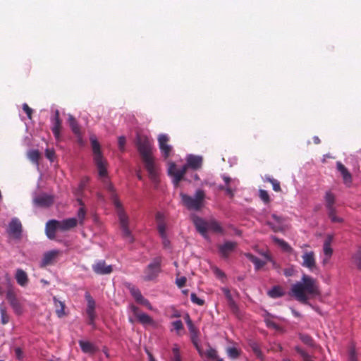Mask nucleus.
I'll list each match as a JSON object with an SVG mask.
<instances>
[{"label":"nucleus","mask_w":361,"mask_h":361,"mask_svg":"<svg viewBox=\"0 0 361 361\" xmlns=\"http://www.w3.org/2000/svg\"><path fill=\"white\" fill-rule=\"evenodd\" d=\"M94 163L98 169V173L100 178H103V183L106 190L111 192V199L116 209L120 227L121 229V235L123 239L130 243L134 242V237L129 228L130 219L126 214L122 203L119 201L118 197L115 192L114 185L107 178V162L103 157H97L94 159Z\"/></svg>","instance_id":"nucleus-1"},{"label":"nucleus","mask_w":361,"mask_h":361,"mask_svg":"<svg viewBox=\"0 0 361 361\" xmlns=\"http://www.w3.org/2000/svg\"><path fill=\"white\" fill-rule=\"evenodd\" d=\"M137 150L145 164L149 178L154 183L159 181V168L152 157V141L146 136L138 135L136 140Z\"/></svg>","instance_id":"nucleus-2"},{"label":"nucleus","mask_w":361,"mask_h":361,"mask_svg":"<svg viewBox=\"0 0 361 361\" xmlns=\"http://www.w3.org/2000/svg\"><path fill=\"white\" fill-rule=\"evenodd\" d=\"M295 298L304 305H310L307 295H317L319 294L316 280L312 277L303 274L301 282L292 285L290 293Z\"/></svg>","instance_id":"nucleus-3"},{"label":"nucleus","mask_w":361,"mask_h":361,"mask_svg":"<svg viewBox=\"0 0 361 361\" xmlns=\"http://www.w3.org/2000/svg\"><path fill=\"white\" fill-rule=\"evenodd\" d=\"M180 196L183 204L189 210L199 211L204 206L205 193L203 190H197L194 197L183 192H180Z\"/></svg>","instance_id":"nucleus-4"},{"label":"nucleus","mask_w":361,"mask_h":361,"mask_svg":"<svg viewBox=\"0 0 361 361\" xmlns=\"http://www.w3.org/2000/svg\"><path fill=\"white\" fill-rule=\"evenodd\" d=\"M161 257H155L152 262L147 265L145 270V280L152 281L155 279L161 271Z\"/></svg>","instance_id":"nucleus-5"},{"label":"nucleus","mask_w":361,"mask_h":361,"mask_svg":"<svg viewBox=\"0 0 361 361\" xmlns=\"http://www.w3.org/2000/svg\"><path fill=\"white\" fill-rule=\"evenodd\" d=\"M187 171V166L184 165L180 168L178 169L174 162H169L167 172L169 176L172 178L173 183L177 187L180 181L183 179L184 175Z\"/></svg>","instance_id":"nucleus-6"},{"label":"nucleus","mask_w":361,"mask_h":361,"mask_svg":"<svg viewBox=\"0 0 361 361\" xmlns=\"http://www.w3.org/2000/svg\"><path fill=\"white\" fill-rule=\"evenodd\" d=\"M6 299L8 300L13 312L17 315H20L23 312L22 304L16 297V294L12 287H10L6 291Z\"/></svg>","instance_id":"nucleus-7"},{"label":"nucleus","mask_w":361,"mask_h":361,"mask_svg":"<svg viewBox=\"0 0 361 361\" xmlns=\"http://www.w3.org/2000/svg\"><path fill=\"white\" fill-rule=\"evenodd\" d=\"M222 178L225 183V185H219V189L220 190H225L226 194L231 198H233L235 195V192L237 190L238 181L235 179H232L227 176H223Z\"/></svg>","instance_id":"nucleus-8"},{"label":"nucleus","mask_w":361,"mask_h":361,"mask_svg":"<svg viewBox=\"0 0 361 361\" xmlns=\"http://www.w3.org/2000/svg\"><path fill=\"white\" fill-rule=\"evenodd\" d=\"M60 253V251L58 250H52L45 252L40 262V267L44 268L47 266L54 264L56 262Z\"/></svg>","instance_id":"nucleus-9"},{"label":"nucleus","mask_w":361,"mask_h":361,"mask_svg":"<svg viewBox=\"0 0 361 361\" xmlns=\"http://www.w3.org/2000/svg\"><path fill=\"white\" fill-rule=\"evenodd\" d=\"M85 299L87 302L86 312H87V314L89 318V324L94 325V319L96 317L95 310H95V301L88 292L85 293Z\"/></svg>","instance_id":"nucleus-10"},{"label":"nucleus","mask_w":361,"mask_h":361,"mask_svg":"<svg viewBox=\"0 0 361 361\" xmlns=\"http://www.w3.org/2000/svg\"><path fill=\"white\" fill-rule=\"evenodd\" d=\"M51 122L52 123V133L56 140L59 141L61 138V120L60 119L59 111L58 109L54 111V114L51 118Z\"/></svg>","instance_id":"nucleus-11"},{"label":"nucleus","mask_w":361,"mask_h":361,"mask_svg":"<svg viewBox=\"0 0 361 361\" xmlns=\"http://www.w3.org/2000/svg\"><path fill=\"white\" fill-rule=\"evenodd\" d=\"M169 140L168 135L165 134H161L158 137L159 149L164 159H167L172 151V147L168 145Z\"/></svg>","instance_id":"nucleus-12"},{"label":"nucleus","mask_w":361,"mask_h":361,"mask_svg":"<svg viewBox=\"0 0 361 361\" xmlns=\"http://www.w3.org/2000/svg\"><path fill=\"white\" fill-rule=\"evenodd\" d=\"M261 254L266 260H261L251 253H245V256L255 264L256 270L261 269L267 264V262L271 261V257L267 252H262Z\"/></svg>","instance_id":"nucleus-13"},{"label":"nucleus","mask_w":361,"mask_h":361,"mask_svg":"<svg viewBox=\"0 0 361 361\" xmlns=\"http://www.w3.org/2000/svg\"><path fill=\"white\" fill-rule=\"evenodd\" d=\"M8 233L15 238H20L22 234V224L18 219L14 218L11 219L8 224Z\"/></svg>","instance_id":"nucleus-14"},{"label":"nucleus","mask_w":361,"mask_h":361,"mask_svg":"<svg viewBox=\"0 0 361 361\" xmlns=\"http://www.w3.org/2000/svg\"><path fill=\"white\" fill-rule=\"evenodd\" d=\"M92 270L99 275L109 274L113 271L111 265H107L104 260H99L92 265Z\"/></svg>","instance_id":"nucleus-15"},{"label":"nucleus","mask_w":361,"mask_h":361,"mask_svg":"<svg viewBox=\"0 0 361 361\" xmlns=\"http://www.w3.org/2000/svg\"><path fill=\"white\" fill-rule=\"evenodd\" d=\"M302 266L313 271L316 269L315 255L313 251L305 252L302 256Z\"/></svg>","instance_id":"nucleus-16"},{"label":"nucleus","mask_w":361,"mask_h":361,"mask_svg":"<svg viewBox=\"0 0 361 361\" xmlns=\"http://www.w3.org/2000/svg\"><path fill=\"white\" fill-rule=\"evenodd\" d=\"M271 218L274 221V222L268 221L267 224L271 228V229L274 232H279L283 231V222L284 219L282 216H278L275 214L271 215Z\"/></svg>","instance_id":"nucleus-17"},{"label":"nucleus","mask_w":361,"mask_h":361,"mask_svg":"<svg viewBox=\"0 0 361 361\" xmlns=\"http://www.w3.org/2000/svg\"><path fill=\"white\" fill-rule=\"evenodd\" d=\"M186 161L187 163L184 166H187V169L191 168L194 170H197L202 167V157L201 156L190 154L187 157Z\"/></svg>","instance_id":"nucleus-18"},{"label":"nucleus","mask_w":361,"mask_h":361,"mask_svg":"<svg viewBox=\"0 0 361 361\" xmlns=\"http://www.w3.org/2000/svg\"><path fill=\"white\" fill-rule=\"evenodd\" d=\"M192 221L197 231L203 236H206L208 231L209 221H206L197 216H194Z\"/></svg>","instance_id":"nucleus-19"},{"label":"nucleus","mask_w":361,"mask_h":361,"mask_svg":"<svg viewBox=\"0 0 361 361\" xmlns=\"http://www.w3.org/2000/svg\"><path fill=\"white\" fill-rule=\"evenodd\" d=\"M59 229V221L52 219L46 224L45 233L49 239L53 240L56 237V231Z\"/></svg>","instance_id":"nucleus-20"},{"label":"nucleus","mask_w":361,"mask_h":361,"mask_svg":"<svg viewBox=\"0 0 361 361\" xmlns=\"http://www.w3.org/2000/svg\"><path fill=\"white\" fill-rule=\"evenodd\" d=\"M34 202L39 207H48L54 203V198L51 195L43 194L37 196L34 199Z\"/></svg>","instance_id":"nucleus-21"},{"label":"nucleus","mask_w":361,"mask_h":361,"mask_svg":"<svg viewBox=\"0 0 361 361\" xmlns=\"http://www.w3.org/2000/svg\"><path fill=\"white\" fill-rule=\"evenodd\" d=\"M336 169L341 173L344 183L349 186L352 183V176L347 168L341 162L337 161Z\"/></svg>","instance_id":"nucleus-22"},{"label":"nucleus","mask_w":361,"mask_h":361,"mask_svg":"<svg viewBox=\"0 0 361 361\" xmlns=\"http://www.w3.org/2000/svg\"><path fill=\"white\" fill-rule=\"evenodd\" d=\"M188 330L190 334L191 341L194 345L195 346L196 349L197 350L200 355H202V350L198 344V335H199V331L195 327V326L192 324L188 325Z\"/></svg>","instance_id":"nucleus-23"},{"label":"nucleus","mask_w":361,"mask_h":361,"mask_svg":"<svg viewBox=\"0 0 361 361\" xmlns=\"http://www.w3.org/2000/svg\"><path fill=\"white\" fill-rule=\"evenodd\" d=\"M237 243L232 241H226L219 246L220 254L224 257H228L229 254L235 248Z\"/></svg>","instance_id":"nucleus-24"},{"label":"nucleus","mask_w":361,"mask_h":361,"mask_svg":"<svg viewBox=\"0 0 361 361\" xmlns=\"http://www.w3.org/2000/svg\"><path fill=\"white\" fill-rule=\"evenodd\" d=\"M15 279L18 284L23 287L27 286L29 281L27 273L22 269H16Z\"/></svg>","instance_id":"nucleus-25"},{"label":"nucleus","mask_w":361,"mask_h":361,"mask_svg":"<svg viewBox=\"0 0 361 361\" xmlns=\"http://www.w3.org/2000/svg\"><path fill=\"white\" fill-rule=\"evenodd\" d=\"M223 292L226 298L230 309L234 314L238 315L239 312V308L236 302L234 301L230 290L228 288H224Z\"/></svg>","instance_id":"nucleus-26"},{"label":"nucleus","mask_w":361,"mask_h":361,"mask_svg":"<svg viewBox=\"0 0 361 361\" xmlns=\"http://www.w3.org/2000/svg\"><path fill=\"white\" fill-rule=\"evenodd\" d=\"M78 343L82 351L85 353L94 354L97 350V348L90 341L80 340Z\"/></svg>","instance_id":"nucleus-27"},{"label":"nucleus","mask_w":361,"mask_h":361,"mask_svg":"<svg viewBox=\"0 0 361 361\" xmlns=\"http://www.w3.org/2000/svg\"><path fill=\"white\" fill-rule=\"evenodd\" d=\"M59 229L61 231H68L75 228L78 224V220L75 218H69L59 221Z\"/></svg>","instance_id":"nucleus-28"},{"label":"nucleus","mask_w":361,"mask_h":361,"mask_svg":"<svg viewBox=\"0 0 361 361\" xmlns=\"http://www.w3.org/2000/svg\"><path fill=\"white\" fill-rule=\"evenodd\" d=\"M53 301L57 317L61 318L66 316L67 314L65 312L66 305L64 302L58 300L55 296L53 297Z\"/></svg>","instance_id":"nucleus-29"},{"label":"nucleus","mask_w":361,"mask_h":361,"mask_svg":"<svg viewBox=\"0 0 361 361\" xmlns=\"http://www.w3.org/2000/svg\"><path fill=\"white\" fill-rule=\"evenodd\" d=\"M126 287L129 290L132 296L135 298L138 303L144 298L140 290L130 283H126Z\"/></svg>","instance_id":"nucleus-30"},{"label":"nucleus","mask_w":361,"mask_h":361,"mask_svg":"<svg viewBox=\"0 0 361 361\" xmlns=\"http://www.w3.org/2000/svg\"><path fill=\"white\" fill-rule=\"evenodd\" d=\"M158 232L161 238L164 247L166 249H169L171 247V242L168 238L166 227L164 226V224H160V226L158 227Z\"/></svg>","instance_id":"nucleus-31"},{"label":"nucleus","mask_w":361,"mask_h":361,"mask_svg":"<svg viewBox=\"0 0 361 361\" xmlns=\"http://www.w3.org/2000/svg\"><path fill=\"white\" fill-rule=\"evenodd\" d=\"M68 123L73 133L78 137L81 138V132L78 123L75 118L72 116L69 115L68 118Z\"/></svg>","instance_id":"nucleus-32"},{"label":"nucleus","mask_w":361,"mask_h":361,"mask_svg":"<svg viewBox=\"0 0 361 361\" xmlns=\"http://www.w3.org/2000/svg\"><path fill=\"white\" fill-rule=\"evenodd\" d=\"M90 142L92 148L93 155H94V159L99 157H103L101 149H100V145L98 142L97 138L95 136L92 135L90 137Z\"/></svg>","instance_id":"nucleus-33"},{"label":"nucleus","mask_w":361,"mask_h":361,"mask_svg":"<svg viewBox=\"0 0 361 361\" xmlns=\"http://www.w3.org/2000/svg\"><path fill=\"white\" fill-rule=\"evenodd\" d=\"M332 240L333 236L331 235H328L324 243L323 251L325 256L327 257V259H329L333 254V249L331 247Z\"/></svg>","instance_id":"nucleus-34"},{"label":"nucleus","mask_w":361,"mask_h":361,"mask_svg":"<svg viewBox=\"0 0 361 361\" xmlns=\"http://www.w3.org/2000/svg\"><path fill=\"white\" fill-rule=\"evenodd\" d=\"M267 295L271 298H278L285 295V291L280 286H274L268 290Z\"/></svg>","instance_id":"nucleus-35"},{"label":"nucleus","mask_w":361,"mask_h":361,"mask_svg":"<svg viewBox=\"0 0 361 361\" xmlns=\"http://www.w3.org/2000/svg\"><path fill=\"white\" fill-rule=\"evenodd\" d=\"M325 206L327 210L331 209H336L334 207L336 197L335 195L331 192L327 191L324 195Z\"/></svg>","instance_id":"nucleus-36"},{"label":"nucleus","mask_w":361,"mask_h":361,"mask_svg":"<svg viewBox=\"0 0 361 361\" xmlns=\"http://www.w3.org/2000/svg\"><path fill=\"white\" fill-rule=\"evenodd\" d=\"M137 319L142 325H155V322L153 319L146 313L142 312L140 314L137 315Z\"/></svg>","instance_id":"nucleus-37"},{"label":"nucleus","mask_w":361,"mask_h":361,"mask_svg":"<svg viewBox=\"0 0 361 361\" xmlns=\"http://www.w3.org/2000/svg\"><path fill=\"white\" fill-rule=\"evenodd\" d=\"M271 239L274 243H276L279 246L281 247V248L287 252H291L293 251L292 247L289 245L288 243H286L283 239H280L277 238L276 236H271Z\"/></svg>","instance_id":"nucleus-38"},{"label":"nucleus","mask_w":361,"mask_h":361,"mask_svg":"<svg viewBox=\"0 0 361 361\" xmlns=\"http://www.w3.org/2000/svg\"><path fill=\"white\" fill-rule=\"evenodd\" d=\"M299 338L302 341V342L312 348H317V345L315 344L313 338L308 334H300Z\"/></svg>","instance_id":"nucleus-39"},{"label":"nucleus","mask_w":361,"mask_h":361,"mask_svg":"<svg viewBox=\"0 0 361 361\" xmlns=\"http://www.w3.org/2000/svg\"><path fill=\"white\" fill-rule=\"evenodd\" d=\"M352 261L354 265L361 270V247L359 246L357 250L352 255Z\"/></svg>","instance_id":"nucleus-40"},{"label":"nucleus","mask_w":361,"mask_h":361,"mask_svg":"<svg viewBox=\"0 0 361 361\" xmlns=\"http://www.w3.org/2000/svg\"><path fill=\"white\" fill-rule=\"evenodd\" d=\"M249 345L253 353L257 357V358H259L261 360H263L264 355L258 343L255 341H250Z\"/></svg>","instance_id":"nucleus-41"},{"label":"nucleus","mask_w":361,"mask_h":361,"mask_svg":"<svg viewBox=\"0 0 361 361\" xmlns=\"http://www.w3.org/2000/svg\"><path fill=\"white\" fill-rule=\"evenodd\" d=\"M208 231L221 233L223 232V228L218 221L215 220H211L209 221Z\"/></svg>","instance_id":"nucleus-42"},{"label":"nucleus","mask_w":361,"mask_h":361,"mask_svg":"<svg viewBox=\"0 0 361 361\" xmlns=\"http://www.w3.org/2000/svg\"><path fill=\"white\" fill-rule=\"evenodd\" d=\"M1 321L2 324H6L9 322V316L7 314L6 307L4 302L0 304Z\"/></svg>","instance_id":"nucleus-43"},{"label":"nucleus","mask_w":361,"mask_h":361,"mask_svg":"<svg viewBox=\"0 0 361 361\" xmlns=\"http://www.w3.org/2000/svg\"><path fill=\"white\" fill-rule=\"evenodd\" d=\"M27 157L31 161L35 164H38L40 157L39 152L37 149H31L27 153Z\"/></svg>","instance_id":"nucleus-44"},{"label":"nucleus","mask_w":361,"mask_h":361,"mask_svg":"<svg viewBox=\"0 0 361 361\" xmlns=\"http://www.w3.org/2000/svg\"><path fill=\"white\" fill-rule=\"evenodd\" d=\"M328 211V216L330 218L331 221L334 223H342L343 221V219L341 217H338L336 215V209H331L327 210Z\"/></svg>","instance_id":"nucleus-45"},{"label":"nucleus","mask_w":361,"mask_h":361,"mask_svg":"<svg viewBox=\"0 0 361 361\" xmlns=\"http://www.w3.org/2000/svg\"><path fill=\"white\" fill-rule=\"evenodd\" d=\"M265 181L270 183L272 185L273 190L276 192H281V188L280 185V182L276 179H274L271 177H266L264 179Z\"/></svg>","instance_id":"nucleus-46"},{"label":"nucleus","mask_w":361,"mask_h":361,"mask_svg":"<svg viewBox=\"0 0 361 361\" xmlns=\"http://www.w3.org/2000/svg\"><path fill=\"white\" fill-rule=\"evenodd\" d=\"M202 355H200L201 356H206L208 358L216 360L217 358V352L215 349L209 347V348L205 351L203 352L202 350Z\"/></svg>","instance_id":"nucleus-47"},{"label":"nucleus","mask_w":361,"mask_h":361,"mask_svg":"<svg viewBox=\"0 0 361 361\" xmlns=\"http://www.w3.org/2000/svg\"><path fill=\"white\" fill-rule=\"evenodd\" d=\"M259 197L265 204H269L271 201L269 195L265 190L261 189L259 190Z\"/></svg>","instance_id":"nucleus-48"},{"label":"nucleus","mask_w":361,"mask_h":361,"mask_svg":"<svg viewBox=\"0 0 361 361\" xmlns=\"http://www.w3.org/2000/svg\"><path fill=\"white\" fill-rule=\"evenodd\" d=\"M228 355L233 359H236L240 355V351L235 347H230L227 349Z\"/></svg>","instance_id":"nucleus-49"},{"label":"nucleus","mask_w":361,"mask_h":361,"mask_svg":"<svg viewBox=\"0 0 361 361\" xmlns=\"http://www.w3.org/2000/svg\"><path fill=\"white\" fill-rule=\"evenodd\" d=\"M295 350L298 354H300V355L302 357L304 361H310V355L307 352H305L304 350H302L300 347L295 346Z\"/></svg>","instance_id":"nucleus-50"},{"label":"nucleus","mask_w":361,"mask_h":361,"mask_svg":"<svg viewBox=\"0 0 361 361\" xmlns=\"http://www.w3.org/2000/svg\"><path fill=\"white\" fill-rule=\"evenodd\" d=\"M77 215L79 220V224L82 225L86 216V211L83 207H80Z\"/></svg>","instance_id":"nucleus-51"},{"label":"nucleus","mask_w":361,"mask_h":361,"mask_svg":"<svg viewBox=\"0 0 361 361\" xmlns=\"http://www.w3.org/2000/svg\"><path fill=\"white\" fill-rule=\"evenodd\" d=\"M190 299L193 303L197 304L198 305L202 306L204 304V300L199 298L195 293H191Z\"/></svg>","instance_id":"nucleus-52"},{"label":"nucleus","mask_w":361,"mask_h":361,"mask_svg":"<svg viewBox=\"0 0 361 361\" xmlns=\"http://www.w3.org/2000/svg\"><path fill=\"white\" fill-rule=\"evenodd\" d=\"M156 219L157 221L158 225L157 228L160 226V224H164V226L166 228V225L164 222V215L161 212H157L156 214Z\"/></svg>","instance_id":"nucleus-53"},{"label":"nucleus","mask_w":361,"mask_h":361,"mask_svg":"<svg viewBox=\"0 0 361 361\" xmlns=\"http://www.w3.org/2000/svg\"><path fill=\"white\" fill-rule=\"evenodd\" d=\"M172 325L178 334L179 331L183 329V324L181 320H176L173 322Z\"/></svg>","instance_id":"nucleus-54"},{"label":"nucleus","mask_w":361,"mask_h":361,"mask_svg":"<svg viewBox=\"0 0 361 361\" xmlns=\"http://www.w3.org/2000/svg\"><path fill=\"white\" fill-rule=\"evenodd\" d=\"M45 156L51 161H53L55 156L54 150L53 149H47L45 150Z\"/></svg>","instance_id":"nucleus-55"},{"label":"nucleus","mask_w":361,"mask_h":361,"mask_svg":"<svg viewBox=\"0 0 361 361\" xmlns=\"http://www.w3.org/2000/svg\"><path fill=\"white\" fill-rule=\"evenodd\" d=\"M187 279L185 276H181L176 279V284L178 288H183L186 283Z\"/></svg>","instance_id":"nucleus-56"},{"label":"nucleus","mask_w":361,"mask_h":361,"mask_svg":"<svg viewBox=\"0 0 361 361\" xmlns=\"http://www.w3.org/2000/svg\"><path fill=\"white\" fill-rule=\"evenodd\" d=\"M23 109L25 112V114L27 116V118L31 119L32 118V109L29 107V106L27 104H23Z\"/></svg>","instance_id":"nucleus-57"},{"label":"nucleus","mask_w":361,"mask_h":361,"mask_svg":"<svg viewBox=\"0 0 361 361\" xmlns=\"http://www.w3.org/2000/svg\"><path fill=\"white\" fill-rule=\"evenodd\" d=\"M126 137L124 136H120L118 139V144L120 150L123 151L126 145Z\"/></svg>","instance_id":"nucleus-58"},{"label":"nucleus","mask_w":361,"mask_h":361,"mask_svg":"<svg viewBox=\"0 0 361 361\" xmlns=\"http://www.w3.org/2000/svg\"><path fill=\"white\" fill-rule=\"evenodd\" d=\"M14 351H15V355H16V358L18 360H22L24 357V354H23L22 349L18 347V348H15Z\"/></svg>","instance_id":"nucleus-59"},{"label":"nucleus","mask_w":361,"mask_h":361,"mask_svg":"<svg viewBox=\"0 0 361 361\" xmlns=\"http://www.w3.org/2000/svg\"><path fill=\"white\" fill-rule=\"evenodd\" d=\"M349 361H357L355 350L353 348L350 350Z\"/></svg>","instance_id":"nucleus-60"},{"label":"nucleus","mask_w":361,"mask_h":361,"mask_svg":"<svg viewBox=\"0 0 361 361\" xmlns=\"http://www.w3.org/2000/svg\"><path fill=\"white\" fill-rule=\"evenodd\" d=\"M130 309L136 317H137V315H139L142 313V312H139V308L135 305H130Z\"/></svg>","instance_id":"nucleus-61"},{"label":"nucleus","mask_w":361,"mask_h":361,"mask_svg":"<svg viewBox=\"0 0 361 361\" xmlns=\"http://www.w3.org/2000/svg\"><path fill=\"white\" fill-rule=\"evenodd\" d=\"M139 303L145 305L149 310H152V307L150 302H149L148 300L145 299V298Z\"/></svg>","instance_id":"nucleus-62"},{"label":"nucleus","mask_w":361,"mask_h":361,"mask_svg":"<svg viewBox=\"0 0 361 361\" xmlns=\"http://www.w3.org/2000/svg\"><path fill=\"white\" fill-rule=\"evenodd\" d=\"M283 273L286 276H292V274L293 273V268L286 269L284 270Z\"/></svg>","instance_id":"nucleus-63"},{"label":"nucleus","mask_w":361,"mask_h":361,"mask_svg":"<svg viewBox=\"0 0 361 361\" xmlns=\"http://www.w3.org/2000/svg\"><path fill=\"white\" fill-rule=\"evenodd\" d=\"M173 357L176 356L177 355H180L179 348L176 344H175L173 348Z\"/></svg>","instance_id":"nucleus-64"}]
</instances>
